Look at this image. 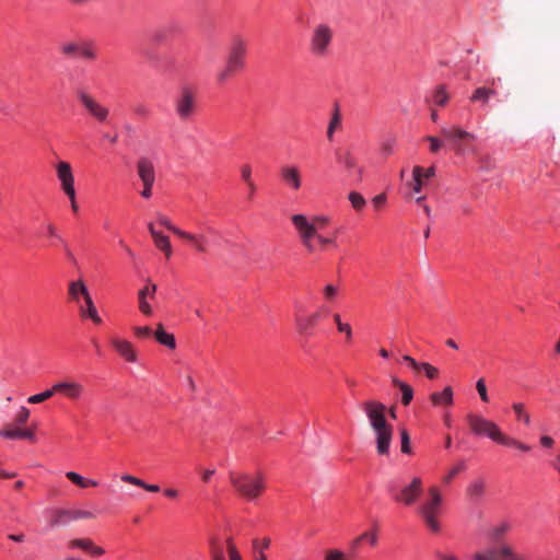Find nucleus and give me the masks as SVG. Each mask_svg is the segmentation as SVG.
<instances>
[{"label": "nucleus", "mask_w": 560, "mask_h": 560, "mask_svg": "<svg viewBox=\"0 0 560 560\" xmlns=\"http://www.w3.org/2000/svg\"><path fill=\"white\" fill-rule=\"evenodd\" d=\"M292 224L303 246L310 253L324 252L327 248H338L337 238L342 233V226L334 229L325 234L330 219L326 215L294 214L291 218Z\"/></svg>", "instance_id": "nucleus-1"}, {"label": "nucleus", "mask_w": 560, "mask_h": 560, "mask_svg": "<svg viewBox=\"0 0 560 560\" xmlns=\"http://www.w3.org/2000/svg\"><path fill=\"white\" fill-rule=\"evenodd\" d=\"M360 408L374 432L377 454L388 455L393 439V427L386 420V405L378 400L368 399L361 402Z\"/></svg>", "instance_id": "nucleus-2"}, {"label": "nucleus", "mask_w": 560, "mask_h": 560, "mask_svg": "<svg viewBox=\"0 0 560 560\" xmlns=\"http://www.w3.org/2000/svg\"><path fill=\"white\" fill-rule=\"evenodd\" d=\"M229 478L234 490L249 502L256 501L267 487L266 478L260 471H232Z\"/></svg>", "instance_id": "nucleus-3"}, {"label": "nucleus", "mask_w": 560, "mask_h": 560, "mask_svg": "<svg viewBox=\"0 0 560 560\" xmlns=\"http://www.w3.org/2000/svg\"><path fill=\"white\" fill-rule=\"evenodd\" d=\"M389 498L404 506H411L418 502L423 492V483L420 477H412L409 481L395 478L387 485Z\"/></svg>", "instance_id": "nucleus-4"}, {"label": "nucleus", "mask_w": 560, "mask_h": 560, "mask_svg": "<svg viewBox=\"0 0 560 560\" xmlns=\"http://www.w3.org/2000/svg\"><path fill=\"white\" fill-rule=\"evenodd\" d=\"M442 512V494L438 486L428 489V498L418 506V513L433 533L441 530L439 516Z\"/></svg>", "instance_id": "nucleus-5"}, {"label": "nucleus", "mask_w": 560, "mask_h": 560, "mask_svg": "<svg viewBox=\"0 0 560 560\" xmlns=\"http://www.w3.org/2000/svg\"><path fill=\"white\" fill-rule=\"evenodd\" d=\"M335 31L327 23L316 24L310 34L308 51L314 58H325L331 51Z\"/></svg>", "instance_id": "nucleus-6"}, {"label": "nucleus", "mask_w": 560, "mask_h": 560, "mask_svg": "<svg viewBox=\"0 0 560 560\" xmlns=\"http://www.w3.org/2000/svg\"><path fill=\"white\" fill-rule=\"evenodd\" d=\"M331 310L328 305H319L307 315H296L294 318L296 331L304 337H313L320 322L330 317Z\"/></svg>", "instance_id": "nucleus-7"}, {"label": "nucleus", "mask_w": 560, "mask_h": 560, "mask_svg": "<svg viewBox=\"0 0 560 560\" xmlns=\"http://www.w3.org/2000/svg\"><path fill=\"white\" fill-rule=\"evenodd\" d=\"M466 421L474 435L478 438H488L494 443L502 431L494 421L489 420L481 415L468 413L466 416Z\"/></svg>", "instance_id": "nucleus-8"}, {"label": "nucleus", "mask_w": 560, "mask_h": 560, "mask_svg": "<svg viewBox=\"0 0 560 560\" xmlns=\"http://www.w3.org/2000/svg\"><path fill=\"white\" fill-rule=\"evenodd\" d=\"M77 98L83 109L98 124H106L109 118V108L83 89L77 91Z\"/></svg>", "instance_id": "nucleus-9"}, {"label": "nucleus", "mask_w": 560, "mask_h": 560, "mask_svg": "<svg viewBox=\"0 0 560 560\" xmlns=\"http://www.w3.org/2000/svg\"><path fill=\"white\" fill-rule=\"evenodd\" d=\"M248 52V40L242 35L237 34L231 38L226 63L243 71L246 67V56Z\"/></svg>", "instance_id": "nucleus-10"}, {"label": "nucleus", "mask_w": 560, "mask_h": 560, "mask_svg": "<svg viewBox=\"0 0 560 560\" xmlns=\"http://www.w3.org/2000/svg\"><path fill=\"white\" fill-rule=\"evenodd\" d=\"M188 235L189 237H183V240L190 243L199 253H206L210 245L218 242L220 236L218 230L208 224L200 226L198 233L188 232Z\"/></svg>", "instance_id": "nucleus-11"}, {"label": "nucleus", "mask_w": 560, "mask_h": 560, "mask_svg": "<svg viewBox=\"0 0 560 560\" xmlns=\"http://www.w3.org/2000/svg\"><path fill=\"white\" fill-rule=\"evenodd\" d=\"M137 172L143 184V189L140 191V195L144 199H150L152 197V187L155 183L153 162L149 158H141L137 163Z\"/></svg>", "instance_id": "nucleus-12"}, {"label": "nucleus", "mask_w": 560, "mask_h": 560, "mask_svg": "<svg viewBox=\"0 0 560 560\" xmlns=\"http://www.w3.org/2000/svg\"><path fill=\"white\" fill-rule=\"evenodd\" d=\"M55 394H60L70 401H79L84 397L85 387L74 380H63L52 384Z\"/></svg>", "instance_id": "nucleus-13"}, {"label": "nucleus", "mask_w": 560, "mask_h": 560, "mask_svg": "<svg viewBox=\"0 0 560 560\" xmlns=\"http://www.w3.org/2000/svg\"><path fill=\"white\" fill-rule=\"evenodd\" d=\"M196 109V97L194 92L185 88L175 101V112L180 120H189Z\"/></svg>", "instance_id": "nucleus-14"}, {"label": "nucleus", "mask_w": 560, "mask_h": 560, "mask_svg": "<svg viewBox=\"0 0 560 560\" xmlns=\"http://www.w3.org/2000/svg\"><path fill=\"white\" fill-rule=\"evenodd\" d=\"M110 346L114 351L127 363L136 364L139 362V354L135 347V345L121 337L115 336L112 337Z\"/></svg>", "instance_id": "nucleus-15"}, {"label": "nucleus", "mask_w": 560, "mask_h": 560, "mask_svg": "<svg viewBox=\"0 0 560 560\" xmlns=\"http://www.w3.org/2000/svg\"><path fill=\"white\" fill-rule=\"evenodd\" d=\"M337 162L345 168L348 177L359 183L363 177V168L359 165L358 159L350 151L337 152Z\"/></svg>", "instance_id": "nucleus-16"}, {"label": "nucleus", "mask_w": 560, "mask_h": 560, "mask_svg": "<svg viewBox=\"0 0 560 560\" xmlns=\"http://www.w3.org/2000/svg\"><path fill=\"white\" fill-rule=\"evenodd\" d=\"M56 176L63 194L75 191L74 175L69 162L59 161L55 165Z\"/></svg>", "instance_id": "nucleus-17"}, {"label": "nucleus", "mask_w": 560, "mask_h": 560, "mask_svg": "<svg viewBox=\"0 0 560 560\" xmlns=\"http://www.w3.org/2000/svg\"><path fill=\"white\" fill-rule=\"evenodd\" d=\"M280 179L291 190H299L302 187L301 170L294 164H284L279 171Z\"/></svg>", "instance_id": "nucleus-18"}, {"label": "nucleus", "mask_w": 560, "mask_h": 560, "mask_svg": "<svg viewBox=\"0 0 560 560\" xmlns=\"http://www.w3.org/2000/svg\"><path fill=\"white\" fill-rule=\"evenodd\" d=\"M156 293V284L152 282H148L142 289L138 292V308L140 313L144 316L153 315V307L151 302L155 300Z\"/></svg>", "instance_id": "nucleus-19"}, {"label": "nucleus", "mask_w": 560, "mask_h": 560, "mask_svg": "<svg viewBox=\"0 0 560 560\" xmlns=\"http://www.w3.org/2000/svg\"><path fill=\"white\" fill-rule=\"evenodd\" d=\"M487 82L489 86H480L472 92V94L469 97L470 102L480 103L481 106H486L488 105L490 98L498 94L497 88L501 82V79H491L488 80Z\"/></svg>", "instance_id": "nucleus-20"}, {"label": "nucleus", "mask_w": 560, "mask_h": 560, "mask_svg": "<svg viewBox=\"0 0 560 560\" xmlns=\"http://www.w3.org/2000/svg\"><path fill=\"white\" fill-rule=\"evenodd\" d=\"M69 550H83L92 557H101L105 553L104 548L96 546L90 538H73L68 541Z\"/></svg>", "instance_id": "nucleus-21"}, {"label": "nucleus", "mask_w": 560, "mask_h": 560, "mask_svg": "<svg viewBox=\"0 0 560 560\" xmlns=\"http://www.w3.org/2000/svg\"><path fill=\"white\" fill-rule=\"evenodd\" d=\"M68 294L71 301L78 305L81 304V300H85L91 294L86 284L82 280H74L69 283Z\"/></svg>", "instance_id": "nucleus-22"}, {"label": "nucleus", "mask_w": 560, "mask_h": 560, "mask_svg": "<svg viewBox=\"0 0 560 560\" xmlns=\"http://www.w3.org/2000/svg\"><path fill=\"white\" fill-rule=\"evenodd\" d=\"M84 303L79 304V313L82 318H89L94 324L101 325L102 318L98 315V312L94 305V302L92 300V296L90 295L85 300H83Z\"/></svg>", "instance_id": "nucleus-23"}, {"label": "nucleus", "mask_w": 560, "mask_h": 560, "mask_svg": "<svg viewBox=\"0 0 560 560\" xmlns=\"http://www.w3.org/2000/svg\"><path fill=\"white\" fill-rule=\"evenodd\" d=\"M340 296V285L336 283H327L320 290L322 305L331 306L338 302Z\"/></svg>", "instance_id": "nucleus-24"}, {"label": "nucleus", "mask_w": 560, "mask_h": 560, "mask_svg": "<svg viewBox=\"0 0 560 560\" xmlns=\"http://www.w3.org/2000/svg\"><path fill=\"white\" fill-rule=\"evenodd\" d=\"M153 337L161 346H164L170 350H174L176 348L175 336L172 332L166 331L162 323L156 325Z\"/></svg>", "instance_id": "nucleus-25"}, {"label": "nucleus", "mask_w": 560, "mask_h": 560, "mask_svg": "<svg viewBox=\"0 0 560 560\" xmlns=\"http://www.w3.org/2000/svg\"><path fill=\"white\" fill-rule=\"evenodd\" d=\"M441 132L446 139L452 140L455 143H458L462 140H475L476 138L474 133L468 132L458 126L442 128Z\"/></svg>", "instance_id": "nucleus-26"}, {"label": "nucleus", "mask_w": 560, "mask_h": 560, "mask_svg": "<svg viewBox=\"0 0 560 560\" xmlns=\"http://www.w3.org/2000/svg\"><path fill=\"white\" fill-rule=\"evenodd\" d=\"M148 226H149V231L153 237L155 246L160 250L164 252L166 257L170 258L172 255V246L170 243V238L166 235L162 234L161 232L156 231L154 229L153 223H149Z\"/></svg>", "instance_id": "nucleus-27"}, {"label": "nucleus", "mask_w": 560, "mask_h": 560, "mask_svg": "<svg viewBox=\"0 0 560 560\" xmlns=\"http://www.w3.org/2000/svg\"><path fill=\"white\" fill-rule=\"evenodd\" d=\"M0 436L8 440L24 439L35 441V433L33 430L30 429H3L0 430Z\"/></svg>", "instance_id": "nucleus-28"}, {"label": "nucleus", "mask_w": 560, "mask_h": 560, "mask_svg": "<svg viewBox=\"0 0 560 560\" xmlns=\"http://www.w3.org/2000/svg\"><path fill=\"white\" fill-rule=\"evenodd\" d=\"M433 406H451L453 404V389L451 386L444 387L442 392H434L430 395Z\"/></svg>", "instance_id": "nucleus-29"}, {"label": "nucleus", "mask_w": 560, "mask_h": 560, "mask_svg": "<svg viewBox=\"0 0 560 560\" xmlns=\"http://www.w3.org/2000/svg\"><path fill=\"white\" fill-rule=\"evenodd\" d=\"M330 317L336 324L337 331L345 336L346 342H351L353 339V329L350 323L345 322L339 313L331 312Z\"/></svg>", "instance_id": "nucleus-30"}, {"label": "nucleus", "mask_w": 560, "mask_h": 560, "mask_svg": "<svg viewBox=\"0 0 560 560\" xmlns=\"http://www.w3.org/2000/svg\"><path fill=\"white\" fill-rule=\"evenodd\" d=\"M497 444L513 447L521 452L527 453L532 450V447L528 444H525L517 439L510 436L501 431L499 438L497 439Z\"/></svg>", "instance_id": "nucleus-31"}, {"label": "nucleus", "mask_w": 560, "mask_h": 560, "mask_svg": "<svg viewBox=\"0 0 560 560\" xmlns=\"http://www.w3.org/2000/svg\"><path fill=\"white\" fill-rule=\"evenodd\" d=\"M481 553L491 555L493 560H513L517 557L511 546L502 545L498 549H488L487 551H482Z\"/></svg>", "instance_id": "nucleus-32"}, {"label": "nucleus", "mask_w": 560, "mask_h": 560, "mask_svg": "<svg viewBox=\"0 0 560 560\" xmlns=\"http://www.w3.org/2000/svg\"><path fill=\"white\" fill-rule=\"evenodd\" d=\"M120 479L122 482L142 488L149 492H159L160 491L159 485L147 483L144 480H142L141 478H138L133 475L125 474V475L120 476Z\"/></svg>", "instance_id": "nucleus-33"}, {"label": "nucleus", "mask_w": 560, "mask_h": 560, "mask_svg": "<svg viewBox=\"0 0 560 560\" xmlns=\"http://www.w3.org/2000/svg\"><path fill=\"white\" fill-rule=\"evenodd\" d=\"M392 384L396 387H398L401 392V404L404 406H408L412 398H413V389L412 387L405 383L404 381L399 380L398 377L394 376L392 377Z\"/></svg>", "instance_id": "nucleus-34"}, {"label": "nucleus", "mask_w": 560, "mask_h": 560, "mask_svg": "<svg viewBox=\"0 0 560 560\" xmlns=\"http://www.w3.org/2000/svg\"><path fill=\"white\" fill-rule=\"evenodd\" d=\"M368 541L371 546H375L378 541L377 529L373 528L370 532L362 533L351 541V549L354 551L359 548L360 544Z\"/></svg>", "instance_id": "nucleus-35"}, {"label": "nucleus", "mask_w": 560, "mask_h": 560, "mask_svg": "<svg viewBox=\"0 0 560 560\" xmlns=\"http://www.w3.org/2000/svg\"><path fill=\"white\" fill-rule=\"evenodd\" d=\"M448 100H450V95H448V92H447L445 85L441 84V85L435 86L432 90L431 95H430V101L434 105L445 106L448 103Z\"/></svg>", "instance_id": "nucleus-36"}, {"label": "nucleus", "mask_w": 560, "mask_h": 560, "mask_svg": "<svg viewBox=\"0 0 560 560\" xmlns=\"http://www.w3.org/2000/svg\"><path fill=\"white\" fill-rule=\"evenodd\" d=\"M423 167L415 166L412 170V178L408 183V186L411 188L413 194H420L422 191L423 186L427 184V180L422 178Z\"/></svg>", "instance_id": "nucleus-37"}, {"label": "nucleus", "mask_w": 560, "mask_h": 560, "mask_svg": "<svg viewBox=\"0 0 560 560\" xmlns=\"http://www.w3.org/2000/svg\"><path fill=\"white\" fill-rule=\"evenodd\" d=\"M66 477L71 482H73L74 485H77L78 487H80L82 489H85V488H89V487H97L98 486V481L97 480H95V479H88V478L81 476L80 474H78L75 471H67L66 472Z\"/></svg>", "instance_id": "nucleus-38"}, {"label": "nucleus", "mask_w": 560, "mask_h": 560, "mask_svg": "<svg viewBox=\"0 0 560 560\" xmlns=\"http://www.w3.org/2000/svg\"><path fill=\"white\" fill-rule=\"evenodd\" d=\"M71 521H73L71 510L59 509L54 512V517L50 521V525L51 527H56L59 525H66Z\"/></svg>", "instance_id": "nucleus-39"}, {"label": "nucleus", "mask_w": 560, "mask_h": 560, "mask_svg": "<svg viewBox=\"0 0 560 560\" xmlns=\"http://www.w3.org/2000/svg\"><path fill=\"white\" fill-rule=\"evenodd\" d=\"M156 221L159 222V224H161L162 226L166 228L168 231L173 232L179 238L183 240V237H189L187 231H184V230L177 228L176 225H174L166 215L159 214L156 217Z\"/></svg>", "instance_id": "nucleus-40"}, {"label": "nucleus", "mask_w": 560, "mask_h": 560, "mask_svg": "<svg viewBox=\"0 0 560 560\" xmlns=\"http://www.w3.org/2000/svg\"><path fill=\"white\" fill-rule=\"evenodd\" d=\"M512 410L517 421H522L527 427L530 424V415L523 402H513Z\"/></svg>", "instance_id": "nucleus-41"}, {"label": "nucleus", "mask_w": 560, "mask_h": 560, "mask_svg": "<svg viewBox=\"0 0 560 560\" xmlns=\"http://www.w3.org/2000/svg\"><path fill=\"white\" fill-rule=\"evenodd\" d=\"M510 529L511 524L509 522H501L489 530V537L493 541H499Z\"/></svg>", "instance_id": "nucleus-42"}, {"label": "nucleus", "mask_w": 560, "mask_h": 560, "mask_svg": "<svg viewBox=\"0 0 560 560\" xmlns=\"http://www.w3.org/2000/svg\"><path fill=\"white\" fill-rule=\"evenodd\" d=\"M340 125H341V115H340L338 107H336L334 109L332 116L330 118V121H329L328 128H327V138L329 141H332L335 130L337 128H339Z\"/></svg>", "instance_id": "nucleus-43"}, {"label": "nucleus", "mask_w": 560, "mask_h": 560, "mask_svg": "<svg viewBox=\"0 0 560 560\" xmlns=\"http://www.w3.org/2000/svg\"><path fill=\"white\" fill-rule=\"evenodd\" d=\"M348 200L351 203V207L358 212L362 211L366 206L365 198L358 191H350L348 195Z\"/></svg>", "instance_id": "nucleus-44"}, {"label": "nucleus", "mask_w": 560, "mask_h": 560, "mask_svg": "<svg viewBox=\"0 0 560 560\" xmlns=\"http://www.w3.org/2000/svg\"><path fill=\"white\" fill-rule=\"evenodd\" d=\"M241 72L235 67H232L231 65L225 62V66L218 71L217 73V81L220 84L225 83L228 80H230L235 73Z\"/></svg>", "instance_id": "nucleus-45"}, {"label": "nucleus", "mask_w": 560, "mask_h": 560, "mask_svg": "<svg viewBox=\"0 0 560 560\" xmlns=\"http://www.w3.org/2000/svg\"><path fill=\"white\" fill-rule=\"evenodd\" d=\"M79 56L88 60H95L97 58L95 45L89 42L81 44Z\"/></svg>", "instance_id": "nucleus-46"}, {"label": "nucleus", "mask_w": 560, "mask_h": 560, "mask_svg": "<svg viewBox=\"0 0 560 560\" xmlns=\"http://www.w3.org/2000/svg\"><path fill=\"white\" fill-rule=\"evenodd\" d=\"M466 469L465 462H459L454 467H452L448 472L442 478V482L446 486L452 482V480L462 471Z\"/></svg>", "instance_id": "nucleus-47"}, {"label": "nucleus", "mask_w": 560, "mask_h": 560, "mask_svg": "<svg viewBox=\"0 0 560 560\" xmlns=\"http://www.w3.org/2000/svg\"><path fill=\"white\" fill-rule=\"evenodd\" d=\"M54 395H55V390L52 389V386H51L42 393L30 396L27 398V402L33 404V405L40 404V402L51 398Z\"/></svg>", "instance_id": "nucleus-48"}, {"label": "nucleus", "mask_w": 560, "mask_h": 560, "mask_svg": "<svg viewBox=\"0 0 560 560\" xmlns=\"http://www.w3.org/2000/svg\"><path fill=\"white\" fill-rule=\"evenodd\" d=\"M80 46H81V44H78L74 42L63 43L60 46V51L62 55H65L67 57L79 56Z\"/></svg>", "instance_id": "nucleus-49"}, {"label": "nucleus", "mask_w": 560, "mask_h": 560, "mask_svg": "<svg viewBox=\"0 0 560 560\" xmlns=\"http://www.w3.org/2000/svg\"><path fill=\"white\" fill-rule=\"evenodd\" d=\"M132 332L139 339H147L153 336L154 330L149 326H135L132 327Z\"/></svg>", "instance_id": "nucleus-50"}, {"label": "nucleus", "mask_w": 560, "mask_h": 560, "mask_svg": "<svg viewBox=\"0 0 560 560\" xmlns=\"http://www.w3.org/2000/svg\"><path fill=\"white\" fill-rule=\"evenodd\" d=\"M30 416H31L30 409L24 406H21L20 409L18 410L15 419H14L15 424L16 425L25 424L28 421Z\"/></svg>", "instance_id": "nucleus-51"}, {"label": "nucleus", "mask_w": 560, "mask_h": 560, "mask_svg": "<svg viewBox=\"0 0 560 560\" xmlns=\"http://www.w3.org/2000/svg\"><path fill=\"white\" fill-rule=\"evenodd\" d=\"M324 560H348V556L340 549H328L324 555Z\"/></svg>", "instance_id": "nucleus-52"}, {"label": "nucleus", "mask_w": 560, "mask_h": 560, "mask_svg": "<svg viewBox=\"0 0 560 560\" xmlns=\"http://www.w3.org/2000/svg\"><path fill=\"white\" fill-rule=\"evenodd\" d=\"M401 453L411 454L410 436L406 429L400 430Z\"/></svg>", "instance_id": "nucleus-53"}, {"label": "nucleus", "mask_w": 560, "mask_h": 560, "mask_svg": "<svg viewBox=\"0 0 560 560\" xmlns=\"http://www.w3.org/2000/svg\"><path fill=\"white\" fill-rule=\"evenodd\" d=\"M271 540L270 538H261V539H254L253 540V548L256 553H259L260 551L264 552V550L268 549L270 547Z\"/></svg>", "instance_id": "nucleus-54"}, {"label": "nucleus", "mask_w": 560, "mask_h": 560, "mask_svg": "<svg viewBox=\"0 0 560 560\" xmlns=\"http://www.w3.org/2000/svg\"><path fill=\"white\" fill-rule=\"evenodd\" d=\"M476 389L479 394V397L480 399L483 401V402H488L489 401V395H488V392H487V386H486V383H485V380L483 378H479L476 383Z\"/></svg>", "instance_id": "nucleus-55"}, {"label": "nucleus", "mask_w": 560, "mask_h": 560, "mask_svg": "<svg viewBox=\"0 0 560 560\" xmlns=\"http://www.w3.org/2000/svg\"><path fill=\"white\" fill-rule=\"evenodd\" d=\"M420 370H423L425 375H427V377L430 378V380H434L439 375L438 369L435 366L431 365L430 363H427V362H421Z\"/></svg>", "instance_id": "nucleus-56"}, {"label": "nucleus", "mask_w": 560, "mask_h": 560, "mask_svg": "<svg viewBox=\"0 0 560 560\" xmlns=\"http://www.w3.org/2000/svg\"><path fill=\"white\" fill-rule=\"evenodd\" d=\"M467 491L470 497H480L483 492L482 481H475L470 483Z\"/></svg>", "instance_id": "nucleus-57"}, {"label": "nucleus", "mask_w": 560, "mask_h": 560, "mask_svg": "<svg viewBox=\"0 0 560 560\" xmlns=\"http://www.w3.org/2000/svg\"><path fill=\"white\" fill-rule=\"evenodd\" d=\"M424 139L430 143L431 153H438L443 145V142L436 137L428 136Z\"/></svg>", "instance_id": "nucleus-58"}, {"label": "nucleus", "mask_w": 560, "mask_h": 560, "mask_svg": "<svg viewBox=\"0 0 560 560\" xmlns=\"http://www.w3.org/2000/svg\"><path fill=\"white\" fill-rule=\"evenodd\" d=\"M387 201V197L385 194H378L372 199V205L375 210L382 209Z\"/></svg>", "instance_id": "nucleus-59"}, {"label": "nucleus", "mask_w": 560, "mask_h": 560, "mask_svg": "<svg viewBox=\"0 0 560 560\" xmlns=\"http://www.w3.org/2000/svg\"><path fill=\"white\" fill-rule=\"evenodd\" d=\"M46 232L49 237H52L56 241L60 242L61 244H65L63 238L60 236V234L55 225L48 224L46 226Z\"/></svg>", "instance_id": "nucleus-60"}, {"label": "nucleus", "mask_w": 560, "mask_h": 560, "mask_svg": "<svg viewBox=\"0 0 560 560\" xmlns=\"http://www.w3.org/2000/svg\"><path fill=\"white\" fill-rule=\"evenodd\" d=\"M71 512L73 521L91 518L93 516L91 512L84 510H71Z\"/></svg>", "instance_id": "nucleus-61"}, {"label": "nucleus", "mask_w": 560, "mask_h": 560, "mask_svg": "<svg viewBox=\"0 0 560 560\" xmlns=\"http://www.w3.org/2000/svg\"><path fill=\"white\" fill-rule=\"evenodd\" d=\"M241 176L242 179L247 184L249 182H253L252 179V167L248 164H245L241 168Z\"/></svg>", "instance_id": "nucleus-62"}, {"label": "nucleus", "mask_w": 560, "mask_h": 560, "mask_svg": "<svg viewBox=\"0 0 560 560\" xmlns=\"http://www.w3.org/2000/svg\"><path fill=\"white\" fill-rule=\"evenodd\" d=\"M402 362H406L413 371H419L421 363L417 362L412 357L406 354L401 358Z\"/></svg>", "instance_id": "nucleus-63"}, {"label": "nucleus", "mask_w": 560, "mask_h": 560, "mask_svg": "<svg viewBox=\"0 0 560 560\" xmlns=\"http://www.w3.org/2000/svg\"><path fill=\"white\" fill-rule=\"evenodd\" d=\"M228 553H229L230 560H242V557H241L238 550L231 542L228 544Z\"/></svg>", "instance_id": "nucleus-64"}]
</instances>
